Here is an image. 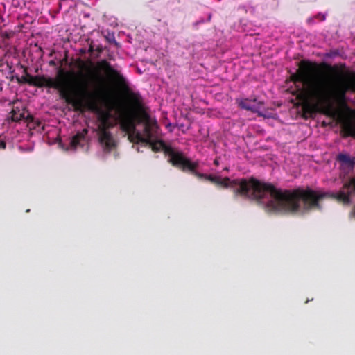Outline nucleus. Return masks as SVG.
Returning <instances> with one entry per match:
<instances>
[{
  "label": "nucleus",
  "mask_w": 355,
  "mask_h": 355,
  "mask_svg": "<svg viewBox=\"0 0 355 355\" xmlns=\"http://www.w3.org/2000/svg\"><path fill=\"white\" fill-rule=\"evenodd\" d=\"M49 64L51 67H55L56 65V62L54 60H50Z\"/></svg>",
  "instance_id": "nucleus-21"
},
{
  "label": "nucleus",
  "mask_w": 355,
  "mask_h": 355,
  "mask_svg": "<svg viewBox=\"0 0 355 355\" xmlns=\"http://www.w3.org/2000/svg\"><path fill=\"white\" fill-rule=\"evenodd\" d=\"M98 141L104 150L110 151L116 146V142L110 131L98 132Z\"/></svg>",
  "instance_id": "nucleus-8"
},
{
  "label": "nucleus",
  "mask_w": 355,
  "mask_h": 355,
  "mask_svg": "<svg viewBox=\"0 0 355 355\" xmlns=\"http://www.w3.org/2000/svg\"><path fill=\"white\" fill-rule=\"evenodd\" d=\"M6 147V142L3 140L0 139V148L1 149H5Z\"/></svg>",
  "instance_id": "nucleus-17"
},
{
  "label": "nucleus",
  "mask_w": 355,
  "mask_h": 355,
  "mask_svg": "<svg viewBox=\"0 0 355 355\" xmlns=\"http://www.w3.org/2000/svg\"><path fill=\"white\" fill-rule=\"evenodd\" d=\"M180 159V161L174 166L183 171H189L198 178H205L217 186L230 188L236 197L241 196L255 200L259 204H266L270 211L305 214L313 209L320 210L322 206L320 202L324 198L334 199L339 202V191H320L309 187L306 189L298 187L294 189H282L254 178L234 180L228 177L222 178L196 171L198 163L192 162L183 153Z\"/></svg>",
  "instance_id": "nucleus-1"
},
{
  "label": "nucleus",
  "mask_w": 355,
  "mask_h": 355,
  "mask_svg": "<svg viewBox=\"0 0 355 355\" xmlns=\"http://www.w3.org/2000/svg\"><path fill=\"white\" fill-rule=\"evenodd\" d=\"M315 18L314 17H310L307 19V23L311 24H313L314 22V20H315Z\"/></svg>",
  "instance_id": "nucleus-20"
},
{
  "label": "nucleus",
  "mask_w": 355,
  "mask_h": 355,
  "mask_svg": "<svg viewBox=\"0 0 355 355\" xmlns=\"http://www.w3.org/2000/svg\"><path fill=\"white\" fill-rule=\"evenodd\" d=\"M110 114L109 112H105L104 114H103L101 116H100V123L101 122H109L110 121Z\"/></svg>",
  "instance_id": "nucleus-13"
},
{
  "label": "nucleus",
  "mask_w": 355,
  "mask_h": 355,
  "mask_svg": "<svg viewBox=\"0 0 355 355\" xmlns=\"http://www.w3.org/2000/svg\"><path fill=\"white\" fill-rule=\"evenodd\" d=\"M315 83L324 88L329 96V108L333 112V101L343 100L348 91L355 92V77L352 78L347 83H342L337 87L328 84L326 81L315 76Z\"/></svg>",
  "instance_id": "nucleus-5"
},
{
  "label": "nucleus",
  "mask_w": 355,
  "mask_h": 355,
  "mask_svg": "<svg viewBox=\"0 0 355 355\" xmlns=\"http://www.w3.org/2000/svg\"><path fill=\"white\" fill-rule=\"evenodd\" d=\"M337 160L340 162L343 165H345L347 168L353 169L355 161L354 158H351L346 154L340 153L337 155Z\"/></svg>",
  "instance_id": "nucleus-11"
},
{
  "label": "nucleus",
  "mask_w": 355,
  "mask_h": 355,
  "mask_svg": "<svg viewBox=\"0 0 355 355\" xmlns=\"http://www.w3.org/2000/svg\"><path fill=\"white\" fill-rule=\"evenodd\" d=\"M146 145L150 146L152 150L154 152H159L163 150L165 155L170 157L168 162L174 166L175 164L180 161L182 152L177 151L171 146L166 145L162 140L153 141L150 139L149 143H145Z\"/></svg>",
  "instance_id": "nucleus-6"
},
{
  "label": "nucleus",
  "mask_w": 355,
  "mask_h": 355,
  "mask_svg": "<svg viewBox=\"0 0 355 355\" xmlns=\"http://www.w3.org/2000/svg\"><path fill=\"white\" fill-rule=\"evenodd\" d=\"M109 122H101L98 126V132H103L109 131Z\"/></svg>",
  "instance_id": "nucleus-12"
},
{
  "label": "nucleus",
  "mask_w": 355,
  "mask_h": 355,
  "mask_svg": "<svg viewBox=\"0 0 355 355\" xmlns=\"http://www.w3.org/2000/svg\"><path fill=\"white\" fill-rule=\"evenodd\" d=\"M89 43V49L87 51L88 53L92 54L94 51V46L93 45V41H89V40H87Z\"/></svg>",
  "instance_id": "nucleus-14"
},
{
  "label": "nucleus",
  "mask_w": 355,
  "mask_h": 355,
  "mask_svg": "<svg viewBox=\"0 0 355 355\" xmlns=\"http://www.w3.org/2000/svg\"><path fill=\"white\" fill-rule=\"evenodd\" d=\"M94 51H96L98 54H100L103 52V49L102 46L98 45L96 47V49H94Z\"/></svg>",
  "instance_id": "nucleus-16"
},
{
  "label": "nucleus",
  "mask_w": 355,
  "mask_h": 355,
  "mask_svg": "<svg viewBox=\"0 0 355 355\" xmlns=\"http://www.w3.org/2000/svg\"><path fill=\"white\" fill-rule=\"evenodd\" d=\"M76 62L85 72L66 71L60 67L56 76L51 78L44 75L31 76L24 68V75L21 78L17 77V81L19 84H28L39 88L54 89L76 110H95L98 101L105 99L107 96L105 78L98 69L97 64L91 61L86 62L78 58Z\"/></svg>",
  "instance_id": "nucleus-2"
},
{
  "label": "nucleus",
  "mask_w": 355,
  "mask_h": 355,
  "mask_svg": "<svg viewBox=\"0 0 355 355\" xmlns=\"http://www.w3.org/2000/svg\"><path fill=\"white\" fill-rule=\"evenodd\" d=\"M323 65L327 67L330 71H335L336 69L334 67H331L330 65H328L327 64H323Z\"/></svg>",
  "instance_id": "nucleus-18"
},
{
  "label": "nucleus",
  "mask_w": 355,
  "mask_h": 355,
  "mask_svg": "<svg viewBox=\"0 0 355 355\" xmlns=\"http://www.w3.org/2000/svg\"><path fill=\"white\" fill-rule=\"evenodd\" d=\"M87 132L88 131L87 129L83 130L82 132H77L71 139V147L75 149L78 145H80L81 141L85 140Z\"/></svg>",
  "instance_id": "nucleus-10"
},
{
  "label": "nucleus",
  "mask_w": 355,
  "mask_h": 355,
  "mask_svg": "<svg viewBox=\"0 0 355 355\" xmlns=\"http://www.w3.org/2000/svg\"><path fill=\"white\" fill-rule=\"evenodd\" d=\"M97 66L110 74L130 103L129 107L118 105L116 108L121 130L128 135V139L132 143H149L157 136L158 125L156 121H151L150 115L144 110L140 94L132 92L123 76L106 60L98 61Z\"/></svg>",
  "instance_id": "nucleus-3"
},
{
  "label": "nucleus",
  "mask_w": 355,
  "mask_h": 355,
  "mask_svg": "<svg viewBox=\"0 0 355 355\" xmlns=\"http://www.w3.org/2000/svg\"><path fill=\"white\" fill-rule=\"evenodd\" d=\"M26 108H24L22 111H21L19 107H14L10 112L12 121L19 122L22 119H26L28 122H32L33 121V116L29 114L26 116Z\"/></svg>",
  "instance_id": "nucleus-9"
},
{
  "label": "nucleus",
  "mask_w": 355,
  "mask_h": 355,
  "mask_svg": "<svg viewBox=\"0 0 355 355\" xmlns=\"http://www.w3.org/2000/svg\"><path fill=\"white\" fill-rule=\"evenodd\" d=\"M314 18L318 19L319 21H324L325 20V15H323V14H321V13H319L317 15H315L314 17Z\"/></svg>",
  "instance_id": "nucleus-15"
},
{
  "label": "nucleus",
  "mask_w": 355,
  "mask_h": 355,
  "mask_svg": "<svg viewBox=\"0 0 355 355\" xmlns=\"http://www.w3.org/2000/svg\"><path fill=\"white\" fill-rule=\"evenodd\" d=\"M87 52V50H86L85 49H84V48H81V49H80V50H79V53H80V54H81V55H84V54H85Z\"/></svg>",
  "instance_id": "nucleus-19"
},
{
  "label": "nucleus",
  "mask_w": 355,
  "mask_h": 355,
  "mask_svg": "<svg viewBox=\"0 0 355 355\" xmlns=\"http://www.w3.org/2000/svg\"><path fill=\"white\" fill-rule=\"evenodd\" d=\"M236 102L241 108L251 111L254 113H258L259 115H261L259 110L263 105L262 101H257V98H254L253 100L243 98L240 100L237 99Z\"/></svg>",
  "instance_id": "nucleus-7"
},
{
  "label": "nucleus",
  "mask_w": 355,
  "mask_h": 355,
  "mask_svg": "<svg viewBox=\"0 0 355 355\" xmlns=\"http://www.w3.org/2000/svg\"><path fill=\"white\" fill-rule=\"evenodd\" d=\"M214 164L215 165H216V166H218L219 162H218V161L217 159H215V160H214Z\"/></svg>",
  "instance_id": "nucleus-23"
},
{
  "label": "nucleus",
  "mask_w": 355,
  "mask_h": 355,
  "mask_svg": "<svg viewBox=\"0 0 355 355\" xmlns=\"http://www.w3.org/2000/svg\"><path fill=\"white\" fill-rule=\"evenodd\" d=\"M319 67L316 62L302 60L299 68L291 76V80L302 83L303 87L297 89V99L300 101L305 118L312 116L317 112L330 114L329 96L324 88L315 83V74Z\"/></svg>",
  "instance_id": "nucleus-4"
},
{
  "label": "nucleus",
  "mask_w": 355,
  "mask_h": 355,
  "mask_svg": "<svg viewBox=\"0 0 355 355\" xmlns=\"http://www.w3.org/2000/svg\"><path fill=\"white\" fill-rule=\"evenodd\" d=\"M64 61V62H67V57H66V58H65L62 61V63Z\"/></svg>",
  "instance_id": "nucleus-24"
},
{
  "label": "nucleus",
  "mask_w": 355,
  "mask_h": 355,
  "mask_svg": "<svg viewBox=\"0 0 355 355\" xmlns=\"http://www.w3.org/2000/svg\"><path fill=\"white\" fill-rule=\"evenodd\" d=\"M108 125H109V129L114 127V124L110 121V123L108 124Z\"/></svg>",
  "instance_id": "nucleus-22"
}]
</instances>
